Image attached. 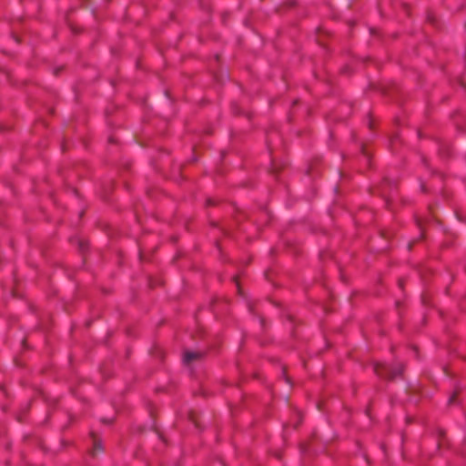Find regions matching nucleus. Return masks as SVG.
I'll return each mask as SVG.
<instances>
[{
  "label": "nucleus",
  "instance_id": "nucleus-1",
  "mask_svg": "<svg viewBox=\"0 0 466 466\" xmlns=\"http://www.w3.org/2000/svg\"><path fill=\"white\" fill-rule=\"evenodd\" d=\"M373 369L377 375L385 379H394L402 372V366L400 364L392 367L386 363L376 362Z\"/></svg>",
  "mask_w": 466,
  "mask_h": 466
},
{
  "label": "nucleus",
  "instance_id": "nucleus-2",
  "mask_svg": "<svg viewBox=\"0 0 466 466\" xmlns=\"http://www.w3.org/2000/svg\"><path fill=\"white\" fill-rule=\"evenodd\" d=\"M201 357V353L198 351H186L183 356V361L186 364H190L193 360H198Z\"/></svg>",
  "mask_w": 466,
  "mask_h": 466
},
{
  "label": "nucleus",
  "instance_id": "nucleus-3",
  "mask_svg": "<svg viewBox=\"0 0 466 466\" xmlns=\"http://www.w3.org/2000/svg\"><path fill=\"white\" fill-rule=\"evenodd\" d=\"M92 436H94V435L92 434ZM93 441H94V450L91 452H92V455H95V451L96 450H102V445H101L100 441L98 440H96L95 437H93Z\"/></svg>",
  "mask_w": 466,
  "mask_h": 466
},
{
  "label": "nucleus",
  "instance_id": "nucleus-4",
  "mask_svg": "<svg viewBox=\"0 0 466 466\" xmlns=\"http://www.w3.org/2000/svg\"><path fill=\"white\" fill-rule=\"evenodd\" d=\"M455 401V394H453L450 399H449V403L451 404V403H454Z\"/></svg>",
  "mask_w": 466,
  "mask_h": 466
}]
</instances>
